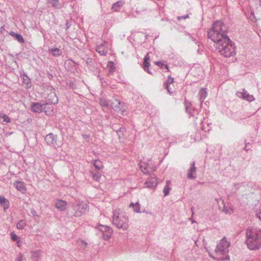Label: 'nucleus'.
<instances>
[{"mask_svg":"<svg viewBox=\"0 0 261 261\" xmlns=\"http://www.w3.org/2000/svg\"><path fill=\"white\" fill-rule=\"evenodd\" d=\"M228 27L222 21L214 22L207 32V36L216 44V49L225 57L228 58L236 54L234 44L227 36Z\"/></svg>","mask_w":261,"mask_h":261,"instance_id":"obj_1","label":"nucleus"},{"mask_svg":"<svg viewBox=\"0 0 261 261\" xmlns=\"http://www.w3.org/2000/svg\"><path fill=\"white\" fill-rule=\"evenodd\" d=\"M246 244L250 250L258 249L261 247V230L249 228L246 231Z\"/></svg>","mask_w":261,"mask_h":261,"instance_id":"obj_2","label":"nucleus"},{"mask_svg":"<svg viewBox=\"0 0 261 261\" xmlns=\"http://www.w3.org/2000/svg\"><path fill=\"white\" fill-rule=\"evenodd\" d=\"M113 223L118 229L126 230L129 226L128 217L123 213L115 210L113 212Z\"/></svg>","mask_w":261,"mask_h":261,"instance_id":"obj_3","label":"nucleus"},{"mask_svg":"<svg viewBox=\"0 0 261 261\" xmlns=\"http://www.w3.org/2000/svg\"><path fill=\"white\" fill-rule=\"evenodd\" d=\"M89 210L88 205L83 201H77L73 203L68 211L70 216L80 217L86 214Z\"/></svg>","mask_w":261,"mask_h":261,"instance_id":"obj_4","label":"nucleus"},{"mask_svg":"<svg viewBox=\"0 0 261 261\" xmlns=\"http://www.w3.org/2000/svg\"><path fill=\"white\" fill-rule=\"evenodd\" d=\"M230 243L224 237L217 244L215 252L219 255H223L228 252V248Z\"/></svg>","mask_w":261,"mask_h":261,"instance_id":"obj_5","label":"nucleus"},{"mask_svg":"<svg viewBox=\"0 0 261 261\" xmlns=\"http://www.w3.org/2000/svg\"><path fill=\"white\" fill-rule=\"evenodd\" d=\"M110 107L115 111L120 112L122 115L124 116L126 115L124 102L121 101L118 99H115L111 102Z\"/></svg>","mask_w":261,"mask_h":261,"instance_id":"obj_6","label":"nucleus"},{"mask_svg":"<svg viewBox=\"0 0 261 261\" xmlns=\"http://www.w3.org/2000/svg\"><path fill=\"white\" fill-rule=\"evenodd\" d=\"M97 228L103 233L104 239L108 240L113 233L112 229L108 226L99 224Z\"/></svg>","mask_w":261,"mask_h":261,"instance_id":"obj_7","label":"nucleus"},{"mask_svg":"<svg viewBox=\"0 0 261 261\" xmlns=\"http://www.w3.org/2000/svg\"><path fill=\"white\" fill-rule=\"evenodd\" d=\"M57 135L50 133L46 136L45 141L47 145L56 148L57 146Z\"/></svg>","mask_w":261,"mask_h":261,"instance_id":"obj_8","label":"nucleus"},{"mask_svg":"<svg viewBox=\"0 0 261 261\" xmlns=\"http://www.w3.org/2000/svg\"><path fill=\"white\" fill-rule=\"evenodd\" d=\"M139 168L144 174H150L155 170L156 167L148 163H141L139 164Z\"/></svg>","mask_w":261,"mask_h":261,"instance_id":"obj_9","label":"nucleus"},{"mask_svg":"<svg viewBox=\"0 0 261 261\" xmlns=\"http://www.w3.org/2000/svg\"><path fill=\"white\" fill-rule=\"evenodd\" d=\"M237 95L239 97L242 98L249 102L253 101L255 100L253 95H251L248 93V92L244 89H243L242 92H238Z\"/></svg>","mask_w":261,"mask_h":261,"instance_id":"obj_10","label":"nucleus"},{"mask_svg":"<svg viewBox=\"0 0 261 261\" xmlns=\"http://www.w3.org/2000/svg\"><path fill=\"white\" fill-rule=\"evenodd\" d=\"M195 161L191 164V166L187 171V177L190 179H194L196 177V167H195Z\"/></svg>","mask_w":261,"mask_h":261,"instance_id":"obj_11","label":"nucleus"},{"mask_svg":"<svg viewBox=\"0 0 261 261\" xmlns=\"http://www.w3.org/2000/svg\"><path fill=\"white\" fill-rule=\"evenodd\" d=\"M174 83V78L172 77L171 75L167 77V80L164 83V87L167 89L168 93L171 95L173 93L174 91L170 87V85Z\"/></svg>","mask_w":261,"mask_h":261,"instance_id":"obj_12","label":"nucleus"},{"mask_svg":"<svg viewBox=\"0 0 261 261\" xmlns=\"http://www.w3.org/2000/svg\"><path fill=\"white\" fill-rule=\"evenodd\" d=\"M158 179L156 176H152L148 178L146 181L145 185L147 188H154L158 185Z\"/></svg>","mask_w":261,"mask_h":261,"instance_id":"obj_13","label":"nucleus"},{"mask_svg":"<svg viewBox=\"0 0 261 261\" xmlns=\"http://www.w3.org/2000/svg\"><path fill=\"white\" fill-rule=\"evenodd\" d=\"M96 50L101 55L106 56L107 54V48L106 45V42H103L99 45H97Z\"/></svg>","mask_w":261,"mask_h":261,"instance_id":"obj_14","label":"nucleus"},{"mask_svg":"<svg viewBox=\"0 0 261 261\" xmlns=\"http://www.w3.org/2000/svg\"><path fill=\"white\" fill-rule=\"evenodd\" d=\"M47 100L48 103L57 104L58 102V98L54 92L49 93L47 97Z\"/></svg>","mask_w":261,"mask_h":261,"instance_id":"obj_15","label":"nucleus"},{"mask_svg":"<svg viewBox=\"0 0 261 261\" xmlns=\"http://www.w3.org/2000/svg\"><path fill=\"white\" fill-rule=\"evenodd\" d=\"M44 103H34L32 106V111L35 113H41L43 111Z\"/></svg>","mask_w":261,"mask_h":261,"instance_id":"obj_16","label":"nucleus"},{"mask_svg":"<svg viewBox=\"0 0 261 261\" xmlns=\"http://www.w3.org/2000/svg\"><path fill=\"white\" fill-rule=\"evenodd\" d=\"M198 98L200 101V107H201L203 101L207 96V92L205 88H201L198 92Z\"/></svg>","mask_w":261,"mask_h":261,"instance_id":"obj_17","label":"nucleus"},{"mask_svg":"<svg viewBox=\"0 0 261 261\" xmlns=\"http://www.w3.org/2000/svg\"><path fill=\"white\" fill-rule=\"evenodd\" d=\"M53 106L48 102L44 103L43 111L45 114L48 116H51L54 114Z\"/></svg>","mask_w":261,"mask_h":261,"instance_id":"obj_18","label":"nucleus"},{"mask_svg":"<svg viewBox=\"0 0 261 261\" xmlns=\"http://www.w3.org/2000/svg\"><path fill=\"white\" fill-rule=\"evenodd\" d=\"M67 203L62 200H58L55 202V206L61 211H64L66 208Z\"/></svg>","mask_w":261,"mask_h":261,"instance_id":"obj_19","label":"nucleus"},{"mask_svg":"<svg viewBox=\"0 0 261 261\" xmlns=\"http://www.w3.org/2000/svg\"><path fill=\"white\" fill-rule=\"evenodd\" d=\"M149 60V56L148 54H147L144 57V62H143V68L145 71H146L148 73L151 74L152 72L149 70V67L150 64L148 62Z\"/></svg>","mask_w":261,"mask_h":261,"instance_id":"obj_20","label":"nucleus"},{"mask_svg":"<svg viewBox=\"0 0 261 261\" xmlns=\"http://www.w3.org/2000/svg\"><path fill=\"white\" fill-rule=\"evenodd\" d=\"M0 204L5 212L9 207V201L3 196H0Z\"/></svg>","mask_w":261,"mask_h":261,"instance_id":"obj_21","label":"nucleus"},{"mask_svg":"<svg viewBox=\"0 0 261 261\" xmlns=\"http://www.w3.org/2000/svg\"><path fill=\"white\" fill-rule=\"evenodd\" d=\"M23 80V83L25 85V87L29 89L31 87V82L30 79L28 77L27 74L24 72L21 75Z\"/></svg>","mask_w":261,"mask_h":261,"instance_id":"obj_22","label":"nucleus"},{"mask_svg":"<svg viewBox=\"0 0 261 261\" xmlns=\"http://www.w3.org/2000/svg\"><path fill=\"white\" fill-rule=\"evenodd\" d=\"M14 185L18 191L22 193L25 192L26 190L24 183L22 181H16L14 183Z\"/></svg>","mask_w":261,"mask_h":261,"instance_id":"obj_23","label":"nucleus"},{"mask_svg":"<svg viewBox=\"0 0 261 261\" xmlns=\"http://www.w3.org/2000/svg\"><path fill=\"white\" fill-rule=\"evenodd\" d=\"M124 2L123 1H119L112 5V9L115 11H119L120 9L123 6Z\"/></svg>","mask_w":261,"mask_h":261,"instance_id":"obj_24","label":"nucleus"},{"mask_svg":"<svg viewBox=\"0 0 261 261\" xmlns=\"http://www.w3.org/2000/svg\"><path fill=\"white\" fill-rule=\"evenodd\" d=\"M9 35H11V36L15 37V39L17 40V41L18 42L21 43H23L24 42V40L22 36H21V35L15 33V32H14L13 31H11L9 33Z\"/></svg>","mask_w":261,"mask_h":261,"instance_id":"obj_25","label":"nucleus"},{"mask_svg":"<svg viewBox=\"0 0 261 261\" xmlns=\"http://www.w3.org/2000/svg\"><path fill=\"white\" fill-rule=\"evenodd\" d=\"M48 51L50 54H51L55 57H58L62 53L61 50L58 48H51L49 49Z\"/></svg>","mask_w":261,"mask_h":261,"instance_id":"obj_26","label":"nucleus"},{"mask_svg":"<svg viewBox=\"0 0 261 261\" xmlns=\"http://www.w3.org/2000/svg\"><path fill=\"white\" fill-rule=\"evenodd\" d=\"M48 3L50 4L51 6L56 9H60L61 8L59 4V0H48Z\"/></svg>","mask_w":261,"mask_h":261,"instance_id":"obj_27","label":"nucleus"},{"mask_svg":"<svg viewBox=\"0 0 261 261\" xmlns=\"http://www.w3.org/2000/svg\"><path fill=\"white\" fill-rule=\"evenodd\" d=\"M92 164L94 167L97 170H101L103 168V165L100 161L99 160H95L92 161Z\"/></svg>","mask_w":261,"mask_h":261,"instance_id":"obj_28","label":"nucleus"},{"mask_svg":"<svg viewBox=\"0 0 261 261\" xmlns=\"http://www.w3.org/2000/svg\"><path fill=\"white\" fill-rule=\"evenodd\" d=\"M99 104L101 106L104 108H108L109 106H110L109 101L103 98L99 99Z\"/></svg>","mask_w":261,"mask_h":261,"instance_id":"obj_29","label":"nucleus"},{"mask_svg":"<svg viewBox=\"0 0 261 261\" xmlns=\"http://www.w3.org/2000/svg\"><path fill=\"white\" fill-rule=\"evenodd\" d=\"M170 181L167 180L166 186L164 188L163 193L164 194V196H167L169 193L170 191L171 190V188L169 187Z\"/></svg>","mask_w":261,"mask_h":261,"instance_id":"obj_30","label":"nucleus"},{"mask_svg":"<svg viewBox=\"0 0 261 261\" xmlns=\"http://www.w3.org/2000/svg\"><path fill=\"white\" fill-rule=\"evenodd\" d=\"M130 206H132L134 212L136 213H140V205L139 204L138 202H137L136 203H131L130 204Z\"/></svg>","mask_w":261,"mask_h":261,"instance_id":"obj_31","label":"nucleus"},{"mask_svg":"<svg viewBox=\"0 0 261 261\" xmlns=\"http://www.w3.org/2000/svg\"><path fill=\"white\" fill-rule=\"evenodd\" d=\"M25 226V222L23 220L19 221L16 224V227L18 229H22Z\"/></svg>","mask_w":261,"mask_h":261,"instance_id":"obj_32","label":"nucleus"},{"mask_svg":"<svg viewBox=\"0 0 261 261\" xmlns=\"http://www.w3.org/2000/svg\"><path fill=\"white\" fill-rule=\"evenodd\" d=\"M101 177V174L99 172H97L96 173H92V178L95 181H99Z\"/></svg>","mask_w":261,"mask_h":261,"instance_id":"obj_33","label":"nucleus"},{"mask_svg":"<svg viewBox=\"0 0 261 261\" xmlns=\"http://www.w3.org/2000/svg\"><path fill=\"white\" fill-rule=\"evenodd\" d=\"M223 212L226 214H231L233 212V210L231 207H227L225 205L224 206Z\"/></svg>","mask_w":261,"mask_h":261,"instance_id":"obj_34","label":"nucleus"},{"mask_svg":"<svg viewBox=\"0 0 261 261\" xmlns=\"http://www.w3.org/2000/svg\"><path fill=\"white\" fill-rule=\"evenodd\" d=\"M10 235H11V239L12 240V241H16V242H17V243H19L20 242L19 238L18 237V236L15 233H14V232H11L10 233Z\"/></svg>","mask_w":261,"mask_h":261,"instance_id":"obj_35","label":"nucleus"},{"mask_svg":"<svg viewBox=\"0 0 261 261\" xmlns=\"http://www.w3.org/2000/svg\"><path fill=\"white\" fill-rule=\"evenodd\" d=\"M155 64L156 65H157L158 66L160 67L161 68H163V67H164L165 68L167 69L168 72L170 71L169 69L168 66L167 65L164 64L163 62H160V61H157V62H155Z\"/></svg>","mask_w":261,"mask_h":261,"instance_id":"obj_36","label":"nucleus"},{"mask_svg":"<svg viewBox=\"0 0 261 261\" xmlns=\"http://www.w3.org/2000/svg\"><path fill=\"white\" fill-rule=\"evenodd\" d=\"M188 113L191 116H195L197 115L198 114V110L196 109H193V110L192 111V109H190L189 112Z\"/></svg>","mask_w":261,"mask_h":261,"instance_id":"obj_37","label":"nucleus"},{"mask_svg":"<svg viewBox=\"0 0 261 261\" xmlns=\"http://www.w3.org/2000/svg\"><path fill=\"white\" fill-rule=\"evenodd\" d=\"M24 258V255L21 253L19 252L15 258V261H23Z\"/></svg>","mask_w":261,"mask_h":261,"instance_id":"obj_38","label":"nucleus"},{"mask_svg":"<svg viewBox=\"0 0 261 261\" xmlns=\"http://www.w3.org/2000/svg\"><path fill=\"white\" fill-rule=\"evenodd\" d=\"M185 105L186 110L187 112H189V111L191 109L190 107L192 105L191 102L190 101L186 100H185Z\"/></svg>","mask_w":261,"mask_h":261,"instance_id":"obj_39","label":"nucleus"},{"mask_svg":"<svg viewBox=\"0 0 261 261\" xmlns=\"http://www.w3.org/2000/svg\"><path fill=\"white\" fill-rule=\"evenodd\" d=\"M2 118H3V121L4 122H7V123H9L11 121L10 118L7 115H6L5 114H4L2 116Z\"/></svg>","mask_w":261,"mask_h":261,"instance_id":"obj_40","label":"nucleus"},{"mask_svg":"<svg viewBox=\"0 0 261 261\" xmlns=\"http://www.w3.org/2000/svg\"><path fill=\"white\" fill-rule=\"evenodd\" d=\"M31 213L34 217H36L38 218H39V215L37 214V212L34 208H32L31 210Z\"/></svg>","mask_w":261,"mask_h":261,"instance_id":"obj_41","label":"nucleus"},{"mask_svg":"<svg viewBox=\"0 0 261 261\" xmlns=\"http://www.w3.org/2000/svg\"><path fill=\"white\" fill-rule=\"evenodd\" d=\"M189 18V14H187L184 16H178L177 17V19L178 20H180L181 19H186L187 18Z\"/></svg>","mask_w":261,"mask_h":261,"instance_id":"obj_42","label":"nucleus"},{"mask_svg":"<svg viewBox=\"0 0 261 261\" xmlns=\"http://www.w3.org/2000/svg\"><path fill=\"white\" fill-rule=\"evenodd\" d=\"M249 18L251 20V21H253V22L255 21V20L256 19L253 13H252L251 14Z\"/></svg>","mask_w":261,"mask_h":261,"instance_id":"obj_43","label":"nucleus"},{"mask_svg":"<svg viewBox=\"0 0 261 261\" xmlns=\"http://www.w3.org/2000/svg\"><path fill=\"white\" fill-rule=\"evenodd\" d=\"M81 243H82V245H83V248H86L87 245V243L86 242H85L84 241H82L81 242Z\"/></svg>","mask_w":261,"mask_h":261,"instance_id":"obj_44","label":"nucleus"},{"mask_svg":"<svg viewBox=\"0 0 261 261\" xmlns=\"http://www.w3.org/2000/svg\"><path fill=\"white\" fill-rule=\"evenodd\" d=\"M48 77L49 78V80H52L53 79V75L52 74H51L50 73L48 72Z\"/></svg>","mask_w":261,"mask_h":261,"instance_id":"obj_45","label":"nucleus"},{"mask_svg":"<svg viewBox=\"0 0 261 261\" xmlns=\"http://www.w3.org/2000/svg\"><path fill=\"white\" fill-rule=\"evenodd\" d=\"M66 26L67 29H68L70 27V24L68 22H67L66 23Z\"/></svg>","mask_w":261,"mask_h":261,"instance_id":"obj_46","label":"nucleus"},{"mask_svg":"<svg viewBox=\"0 0 261 261\" xmlns=\"http://www.w3.org/2000/svg\"><path fill=\"white\" fill-rule=\"evenodd\" d=\"M244 149L247 152L248 151V150H250V149H247V146H245L244 148Z\"/></svg>","mask_w":261,"mask_h":261,"instance_id":"obj_47","label":"nucleus"},{"mask_svg":"<svg viewBox=\"0 0 261 261\" xmlns=\"http://www.w3.org/2000/svg\"><path fill=\"white\" fill-rule=\"evenodd\" d=\"M121 128H120L117 131V134L119 135V133L121 132Z\"/></svg>","mask_w":261,"mask_h":261,"instance_id":"obj_48","label":"nucleus"},{"mask_svg":"<svg viewBox=\"0 0 261 261\" xmlns=\"http://www.w3.org/2000/svg\"><path fill=\"white\" fill-rule=\"evenodd\" d=\"M245 144H246V146H247V145H248L249 143H246V142Z\"/></svg>","mask_w":261,"mask_h":261,"instance_id":"obj_49","label":"nucleus"},{"mask_svg":"<svg viewBox=\"0 0 261 261\" xmlns=\"http://www.w3.org/2000/svg\"><path fill=\"white\" fill-rule=\"evenodd\" d=\"M17 244H18V245H17V246H18V247H20V244H19L18 243H17Z\"/></svg>","mask_w":261,"mask_h":261,"instance_id":"obj_50","label":"nucleus"},{"mask_svg":"<svg viewBox=\"0 0 261 261\" xmlns=\"http://www.w3.org/2000/svg\"><path fill=\"white\" fill-rule=\"evenodd\" d=\"M259 24H261V20H260Z\"/></svg>","mask_w":261,"mask_h":261,"instance_id":"obj_51","label":"nucleus"}]
</instances>
